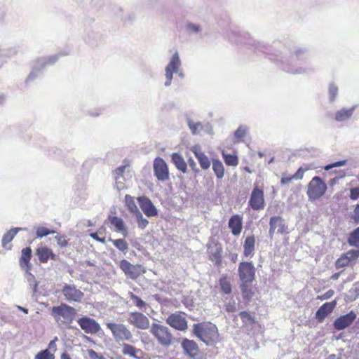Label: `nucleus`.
Returning a JSON list of instances; mask_svg holds the SVG:
<instances>
[{
	"mask_svg": "<svg viewBox=\"0 0 359 359\" xmlns=\"http://www.w3.org/2000/svg\"><path fill=\"white\" fill-rule=\"evenodd\" d=\"M293 180L294 179L292 178V176H290V177L283 176L281 180H280V184L282 185L287 184L290 182H291V181Z\"/></svg>",
	"mask_w": 359,
	"mask_h": 359,
	"instance_id": "774afa93",
	"label": "nucleus"
},
{
	"mask_svg": "<svg viewBox=\"0 0 359 359\" xmlns=\"http://www.w3.org/2000/svg\"><path fill=\"white\" fill-rule=\"evenodd\" d=\"M88 355L91 359H99L101 355L93 349L88 350Z\"/></svg>",
	"mask_w": 359,
	"mask_h": 359,
	"instance_id": "338daca9",
	"label": "nucleus"
},
{
	"mask_svg": "<svg viewBox=\"0 0 359 359\" xmlns=\"http://www.w3.org/2000/svg\"><path fill=\"white\" fill-rule=\"evenodd\" d=\"M248 128L245 126H240L234 133V137L237 142H240L243 137L246 135Z\"/></svg>",
	"mask_w": 359,
	"mask_h": 359,
	"instance_id": "37998d69",
	"label": "nucleus"
},
{
	"mask_svg": "<svg viewBox=\"0 0 359 359\" xmlns=\"http://www.w3.org/2000/svg\"><path fill=\"white\" fill-rule=\"evenodd\" d=\"M327 189L326 183L319 176L313 177L309 182L306 191L309 201H314L321 198Z\"/></svg>",
	"mask_w": 359,
	"mask_h": 359,
	"instance_id": "423d86ee",
	"label": "nucleus"
},
{
	"mask_svg": "<svg viewBox=\"0 0 359 359\" xmlns=\"http://www.w3.org/2000/svg\"><path fill=\"white\" fill-rule=\"evenodd\" d=\"M212 170L218 179H222L224 175V168L222 163L217 159L212 161Z\"/></svg>",
	"mask_w": 359,
	"mask_h": 359,
	"instance_id": "f704fd0d",
	"label": "nucleus"
},
{
	"mask_svg": "<svg viewBox=\"0 0 359 359\" xmlns=\"http://www.w3.org/2000/svg\"><path fill=\"white\" fill-rule=\"evenodd\" d=\"M181 345L184 353L189 357L195 358L198 355V346L194 340L184 338L182 339Z\"/></svg>",
	"mask_w": 359,
	"mask_h": 359,
	"instance_id": "5701e85b",
	"label": "nucleus"
},
{
	"mask_svg": "<svg viewBox=\"0 0 359 359\" xmlns=\"http://www.w3.org/2000/svg\"><path fill=\"white\" fill-rule=\"evenodd\" d=\"M50 314L55 321H61L64 324L69 325L73 322L76 315V310L74 307L62 303L59 306H53Z\"/></svg>",
	"mask_w": 359,
	"mask_h": 359,
	"instance_id": "39448f33",
	"label": "nucleus"
},
{
	"mask_svg": "<svg viewBox=\"0 0 359 359\" xmlns=\"http://www.w3.org/2000/svg\"><path fill=\"white\" fill-rule=\"evenodd\" d=\"M225 309L227 312H235L237 310L236 301L233 299H229L225 304Z\"/></svg>",
	"mask_w": 359,
	"mask_h": 359,
	"instance_id": "864d4df0",
	"label": "nucleus"
},
{
	"mask_svg": "<svg viewBox=\"0 0 359 359\" xmlns=\"http://www.w3.org/2000/svg\"><path fill=\"white\" fill-rule=\"evenodd\" d=\"M109 220L115 227V231L121 233L124 237L128 236V229L123 219L116 216H110Z\"/></svg>",
	"mask_w": 359,
	"mask_h": 359,
	"instance_id": "b1692460",
	"label": "nucleus"
},
{
	"mask_svg": "<svg viewBox=\"0 0 359 359\" xmlns=\"http://www.w3.org/2000/svg\"><path fill=\"white\" fill-rule=\"evenodd\" d=\"M222 156L224 162L226 165L231 166H236L238 164V160L236 156L231 154H226L224 152H222Z\"/></svg>",
	"mask_w": 359,
	"mask_h": 359,
	"instance_id": "79ce46f5",
	"label": "nucleus"
},
{
	"mask_svg": "<svg viewBox=\"0 0 359 359\" xmlns=\"http://www.w3.org/2000/svg\"><path fill=\"white\" fill-rule=\"evenodd\" d=\"M196 158L200 163L201 167L203 169L206 170L209 168V167L210 166V162L207 156L205 155L204 153L196 154Z\"/></svg>",
	"mask_w": 359,
	"mask_h": 359,
	"instance_id": "ea45409f",
	"label": "nucleus"
},
{
	"mask_svg": "<svg viewBox=\"0 0 359 359\" xmlns=\"http://www.w3.org/2000/svg\"><path fill=\"white\" fill-rule=\"evenodd\" d=\"M346 257H347L348 259L351 262L352 260H355L359 257V250H348L346 253L344 254Z\"/></svg>",
	"mask_w": 359,
	"mask_h": 359,
	"instance_id": "6e6d98bb",
	"label": "nucleus"
},
{
	"mask_svg": "<svg viewBox=\"0 0 359 359\" xmlns=\"http://www.w3.org/2000/svg\"><path fill=\"white\" fill-rule=\"evenodd\" d=\"M219 285L222 291L225 294H231V285L229 280H226V278H222L219 280Z\"/></svg>",
	"mask_w": 359,
	"mask_h": 359,
	"instance_id": "c03bdc74",
	"label": "nucleus"
},
{
	"mask_svg": "<svg viewBox=\"0 0 359 359\" xmlns=\"http://www.w3.org/2000/svg\"><path fill=\"white\" fill-rule=\"evenodd\" d=\"M348 243L351 246L359 248V226L350 233L348 238Z\"/></svg>",
	"mask_w": 359,
	"mask_h": 359,
	"instance_id": "e433bc0d",
	"label": "nucleus"
},
{
	"mask_svg": "<svg viewBox=\"0 0 359 359\" xmlns=\"http://www.w3.org/2000/svg\"><path fill=\"white\" fill-rule=\"evenodd\" d=\"M122 353L125 355H129L135 359H140L141 356L138 355L137 353H142V351L140 349L136 348L135 346L128 344H123Z\"/></svg>",
	"mask_w": 359,
	"mask_h": 359,
	"instance_id": "2f4dec72",
	"label": "nucleus"
},
{
	"mask_svg": "<svg viewBox=\"0 0 359 359\" xmlns=\"http://www.w3.org/2000/svg\"><path fill=\"white\" fill-rule=\"evenodd\" d=\"M346 162H347L346 160H341V161H339L328 164L324 167V170H330V169H332L333 168L344 166L346 165Z\"/></svg>",
	"mask_w": 359,
	"mask_h": 359,
	"instance_id": "5fc2aeb1",
	"label": "nucleus"
},
{
	"mask_svg": "<svg viewBox=\"0 0 359 359\" xmlns=\"http://www.w3.org/2000/svg\"><path fill=\"white\" fill-rule=\"evenodd\" d=\"M125 203L126 205L127 206L128 210L132 213H135V212L139 210V208H137L134 198L131 196L130 195L126 194L125 196Z\"/></svg>",
	"mask_w": 359,
	"mask_h": 359,
	"instance_id": "4c0bfd02",
	"label": "nucleus"
},
{
	"mask_svg": "<svg viewBox=\"0 0 359 359\" xmlns=\"http://www.w3.org/2000/svg\"><path fill=\"white\" fill-rule=\"evenodd\" d=\"M55 233V231H50L48 229L43 226L39 227L36 231V235L37 238H43L47 236L48 235L53 234Z\"/></svg>",
	"mask_w": 359,
	"mask_h": 359,
	"instance_id": "a18cd8bd",
	"label": "nucleus"
},
{
	"mask_svg": "<svg viewBox=\"0 0 359 359\" xmlns=\"http://www.w3.org/2000/svg\"><path fill=\"white\" fill-rule=\"evenodd\" d=\"M338 93V88L334 84H330L329 86V98L330 102L335 100Z\"/></svg>",
	"mask_w": 359,
	"mask_h": 359,
	"instance_id": "603ef678",
	"label": "nucleus"
},
{
	"mask_svg": "<svg viewBox=\"0 0 359 359\" xmlns=\"http://www.w3.org/2000/svg\"><path fill=\"white\" fill-rule=\"evenodd\" d=\"M356 318V314L351 311L349 313L337 318L333 323L334 329L342 330L350 326Z\"/></svg>",
	"mask_w": 359,
	"mask_h": 359,
	"instance_id": "aec40b11",
	"label": "nucleus"
},
{
	"mask_svg": "<svg viewBox=\"0 0 359 359\" xmlns=\"http://www.w3.org/2000/svg\"><path fill=\"white\" fill-rule=\"evenodd\" d=\"M36 255L41 263H46L49 259H55V255L47 247H39L36 250Z\"/></svg>",
	"mask_w": 359,
	"mask_h": 359,
	"instance_id": "a878e982",
	"label": "nucleus"
},
{
	"mask_svg": "<svg viewBox=\"0 0 359 359\" xmlns=\"http://www.w3.org/2000/svg\"><path fill=\"white\" fill-rule=\"evenodd\" d=\"M240 289L243 298L250 301L254 296L252 283L255 278V267L252 262H241L238 268Z\"/></svg>",
	"mask_w": 359,
	"mask_h": 359,
	"instance_id": "f03ea898",
	"label": "nucleus"
},
{
	"mask_svg": "<svg viewBox=\"0 0 359 359\" xmlns=\"http://www.w3.org/2000/svg\"><path fill=\"white\" fill-rule=\"evenodd\" d=\"M109 241L113 243V245L120 251L126 253L128 250V244L127 242L122 238L119 239H109Z\"/></svg>",
	"mask_w": 359,
	"mask_h": 359,
	"instance_id": "58836bf2",
	"label": "nucleus"
},
{
	"mask_svg": "<svg viewBox=\"0 0 359 359\" xmlns=\"http://www.w3.org/2000/svg\"><path fill=\"white\" fill-rule=\"evenodd\" d=\"M229 226L234 236H238L242 230V219L238 215L232 216L229 221Z\"/></svg>",
	"mask_w": 359,
	"mask_h": 359,
	"instance_id": "c85d7f7f",
	"label": "nucleus"
},
{
	"mask_svg": "<svg viewBox=\"0 0 359 359\" xmlns=\"http://www.w3.org/2000/svg\"><path fill=\"white\" fill-rule=\"evenodd\" d=\"M351 218L353 220L355 224H359V204H357L351 213Z\"/></svg>",
	"mask_w": 359,
	"mask_h": 359,
	"instance_id": "4d7b16f0",
	"label": "nucleus"
},
{
	"mask_svg": "<svg viewBox=\"0 0 359 359\" xmlns=\"http://www.w3.org/2000/svg\"><path fill=\"white\" fill-rule=\"evenodd\" d=\"M175 74V72L169 70L168 69L165 68V81L164 83V86L165 87H169L171 86L172 81L173 79V74Z\"/></svg>",
	"mask_w": 359,
	"mask_h": 359,
	"instance_id": "09e8293b",
	"label": "nucleus"
},
{
	"mask_svg": "<svg viewBox=\"0 0 359 359\" xmlns=\"http://www.w3.org/2000/svg\"><path fill=\"white\" fill-rule=\"evenodd\" d=\"M30 269H25V276L29 285L32 289L33 292L35 293L37 291L38 282L36 280L34 276L29 272Z\"/></svg>",
	"mask_w": 359,
	"mask_h": 359,
	"instance_id": "c9c22d12",
	"label": "nucleus"
},
{
	"mask_svg": "<svg viewBox=\"0 0 359 359\" xmlns=\"http://www.w3.org/2000/svg\"><path fill=\"white\" fill-rule=\"evenodd\" d=\"M185 31L189 35L198 36L203 31V27L200 24L189 22L185 25Z\"/></svg>",
	"mask_w": 359,
	"mask_h": 359,
	"instance_id": "473e14b6",
	"label": "nucleus"
},
{
	"mask_svg": "<svg viewBox=\"0 0 359 359\" xmlns=\"http://www.w3.org/2000/svg\"><path fill=\"white\" fill-rule=\"evenodd\" d=\"M336 305L337 301L333 300L330 302H326L320 306L316 313V318L318 320V321H323L326 316L333 311Z\"/></svg>",
	"mask_w": 359,
	"mask_h": 359,
	"instance_id": "4be33fe9",
	"label": "nucleus"
},
{
	"mask_svg": "<svg viewBox=\"0 0 359 359\" xmlns=\"http://www.w3.org/2000/svg\"><path fill=\"white\" fill-rule=\"evenodd\" d=\"M154 172L158 180L165 182L169 179L168 167L165 161L156 157L154 161Z\"/></svg>",
	"mask_w": 359,
	"mask_h": 359,
	"instance_id": "f3484780",
	"label": "nucleus"
},
{
	"mask_svg": "<svg viewBox=\"0 0 359 359\" xmlns=\"http://www.w3.org/2000/svg\"><path fill=\"white\" fill-rule=\"evenodd\" d=\"M334 290H329L327 292H325L324 294H323L321 296H318V299L320 300H325L331 298L334 295Z\"/></svg>",
	"mask_w": 359,
	"mask_h": 359,
	"instance_id": "680f3d73",
	"label": "nucleus"
},
{
	"mask_svg": "<svg viewBox=\"0 0 359 359\" xmlns=\"http://www.w3.org/2000/svg\"><path fill=\"white\" fill-rule=\"evenodd\" d=\"M255 238L253 236H248L243 245V255L248 257L255 250Z\"/></svg>",
	"mask_w": 359,
	"mask_h": 359,
	"instance_id": "72a5a7b5",
	"label": "nucleus"
},
{
	"mask_svg": "<svg viewBox=\"0 0 359 359\" xmlns=\"http://www.w3.org/2000/svg\"><path fill=\"white\" fill-rule=\"evenodd\" d=\"M171 161L179 170L183 173L187 172V164L182 155L179 153H173L171 155Z\"/></svg>",
	"mask_w": 359,
	"mask_h": 359,
	"instance_id": "7c9ffc66",
	"label": "nucleus"
},
{
	"mask_svg": "<svg viewBox=\"0 0 359 359\" xmlns=\"http://www.w3.org/2000/svg\"><path fill=\"white\" fill-rule=\"evenodd\" d=\"M308 49L297 47L293 49L286 46L276 48L268 53L269 59L283 72L292 75H309L316 72L313 65L305 60Z\"/></svg>",
	"mask_w": 359,
	"mask_h": 359,
	"instance_id": "f257e3e1",
	"label": "nucleus"
},
{
	"mask_svg": "<svg viewBox=\"0 0 359 359\" xmlns=\"http://www.w3.org/2000/svg\"><path fill=\"white\" fill-rule=\"evenodd\" d=\"M130 297L133 300L135 306L138 307L140 309H142L143 307L146 306V303L143 300H142L138 296L133 294V292L130 293Z\"/></svg>",
	"mask_w": 359,
	"mask_h": 359,
	"instance_id": "de8ad7c7",
	"label": "nucleus"
},
{
	"mask_svg": "<svg viewBox=\"0 0 359 359\" xmlns=\"http://www.w3.org/2000/svg\"><path fill=\"white\" fill-rule=\"evenodd\" d=\"M226 36L232 43H246L251 48L254 50H259L262 51L264 48L259 42L256 41L253 39H248L247 41H245L243 38L245 36H241V32L237 29H231L225 33Z\"/></svg>",
	"mask_w": 359,
	"mask_h": 359,
	"instance_id": "1a4fd4ad",
	"label": "nucleus"
},
{
	"mask_svg": "<svg viewBox=\"0 0 359 359\" xmlns=\"http://www.w3.org/2000/svg\"><path fill=\"white\" fill-rule=\"evenodd\" d=\"M356 106H353L349 109L342 108L337 111L334 119L337 122H343L349 120L353 116Z\"/></svg>",
	"mask_w": 359,
	"mask_h": 359,
	"instance_id": "bb28decb",
	"label": "nucleus"
},
{
	"mask_svg": "<svg viewBox=\"0 0 359 359\" xmlns=\"http://www.w3.org/2000/svg\"><path fill=\"white\" fill-rule=\"evenodd\" d=\"M310 169L311 165L307 164L303 165L298 168V170L293 175H292V178H293L295 180H302L304 177V172Z\"/></svg>",
	"mask_w": 359,
	"mask_h": 359,
	"instance_id": "a19ab883",
	"label": "nucleus"
},
{
	"mask_svg": "<svg viewBox=\"0 0 359 359\" xmlns=\"http://www.w3.org/2000/svg\"><path fill=\"white\" fill-rule=\"evenodd\" d=\"M129 324L140 330H147L150 327L149 318L140 312H130L127 319Z\"/></svg>",
	"mask_w": 359,
	"mask_h": 359,
	"instance_id": "4468645a",
	"label": "nucleus"
},
{
	"mask_svg": "<svg viewBox=\"0 0 359 359\" xmlns=\"http://www.w3.org/2000/svg\"><path fill=\"white\" fill-rule=\"evenodd\" d=\"M350 261L348 259L347 257H346L344 255H342L336 262V267L337 269L344 267L346 266H348Z\"/></svg>",
	"mask_w": 359,
	"mask_h": 359,
	"instance_id": "3c124183",
	"label": "nucleus"
},
{
	"mask_svg": "<svg viewBox=\"0 0 359 359\" xmlns=\"http://www.w3.org/2000/svg\"><path fill=\"white\" fill-rule=\"evenodd\" d=\"M19 51L18 47L14 46L7 49H3V57H9L15 55Z\"/></svg>",
	"mask_w": 359,
	"mask_h": 359,
	"instance_id": "8fccbe9b",
	"label": "nucleus"
},
{
	"mask_svg": "<svg viewBox=\"0 0 359 359\" xmlns=\"http://www.w3.org/2000/svg\"><path fill=\"white\" fill-rule=\"evenodd\" d=\"M208 252L210 259L214 262L217 266L222 264V248L220 244L214 243L208 245Z\"/></svg>",
	"mask_w": 359,
	"mask_h": 359,
	"instance_id": "412c9836",
	"label": "nucleus"
},
{
	"mask_svg": "<svg viewBox=\"0 0 359 359\" xmlns=\"http://www.w3.org/2000/svg\"><path fill=\"white\" fill-rule=\"evenodd\" d=\"M119 267L126 276L133 280L137 278L141 274L146 272L142 265H133L126 259H123L120 262Z\"/></svg>",
	"mask_w": 359,
	"mask_h": 359,
	"instance_id": "9b49d317",
	"label": "nucleus"
},
{
	"mask_svg": "<svg viewBox=\"0 0 359 359\" xmlns=\"http://www.w3.org/2000/svg\"><path fill=\"white\" fill-rule=\"evenodd\" d=\"M34 359H55L53 353H50L48 349H45L39 351L36 355Z\"/></svg>",
	"mask_w": 359,
	"mask_h": 359,
	"instance_id": "49530a36",
	"label": "nucleus"
},
{
	"mask_svg": "<svg viewBox=\"0 0 359 359\" xmlns=\"http://www.w3.org/2000/svg\"><path fill=\"white\" fill-rule=\"evenodd\" d=\"M239 316L244 323H252L254 321L252 316L247 311H241Z\"/></svg>",
	"mask_w": 359,
	"mask_h": 359,
	"instance_id": "13d9d810",
	"label": "nucleus"
},
{
	"mask_svg": "<svg viewBox=\"0 0 359 359\" xmlns=\"http://www.w3.org/2000/svg\"><path fill=\"white\" fill-rule=\"evenodd\" d=\"M149 224V221L147 218H143L142 219H140V221H138L137 222V226L139 229L143 230L144 229L147 225Z\"/></svg>",
	"mask_w": 359,
	"mask_h": 359,
	"instance_id": "e2e57ef3",
	"label": "nucleus"
},
{
	"mask_svg": "<svg viewBox=\"0 0 359 359\" xmlns=\"http://www.w3.org/2000/svg\"><path fill=\"white\" fill-rule=\"evenodd\" d=\"M32 258V249L27 247L22 250V254L20 259V266L25 269H31L30 259Z\"/></svg>",
	"mask_w": 359,
	"mask_h": 359,
	"instance_id": "cd10ccee",
	"label": "nucleus"
},
{
	"mask_svg": "<svg viewBox=\"0 0 359 359\" xmlns=\"http://www.w3.org/2000/svg\"><path fill=\"white\" fill-rule=\"evenodd\" d=\"M248 205L255 211L263 210L265 207L264 191L255 186L250 194Z\"/></svg>",
	"mask_w": 359,
	"mask_h": 359,
	"instance_id": "f8f14e48",
	"label": "nucleus"
},
{
	"mask_svg": "<svg viewBox=\"0 0 359 359\" xmlns=\"http://www.w3.org/2000/svg\"><path fill=\"white\" fill-rule=\"evenodd\" d=\"M106 326L111 332L116 342L132 341L133 334L126 325L109 322L106 323Z\"/></svg>",
	"mask_w": 359,
	"mask_h": 359,
	"instance_id": "0eeeda50",
	"label": "nucleus"
},
{
	"mask_svg": "<svg viewBox=\"0 0 359 359\" xmlns=\"http://www.w3.org/2000/svg\"><path fill=\"white\" fill-rule=\"evenodd\" d=\"M60 54H55L48 57H43L37 59L34 65L32 70L28 75L26 83L34 81L41 73V69L48 65H53L59 58Z\"/></svg>",
	"mask_w": 359,
	"mask_h": 359,
	"instance_id": "6e6552de",
	"label": "nucleus"
},
{
	"mask_svg": "<svg viewBox=\"0 0 359 359\" xmlns=\"http://www.w3.org/2000/svg\"><path fill=\"white\" fill-rule=\"evenodd\" d=\"M181 66L182 61L180 57V53L178 50H175L174 53L170 57L169 62L168 63L165 68L167 69H168L169 70H171L172 72H175V73H179Z\"/></svg>",
	"mask_w": 359,
	"mask_h": 359,
	"instance_id": "393cba45",
	"label": "nucleus"
},
{
	"mask_svg": "<svg viewBox=\"0 0 359 359\" xmlns=\"http://www.w3.org/2000/svg\"><path fill=\"white\" fill-rule=\"evenodd\" d=\"M193 333L208 346H212L218 338L217 327L211 323L194 324Z\"/></svg>",
	"mask_w": 359,
	"mask_h": 359,
	"instance_id": "7ed1b4c3",
	"label": "nucleus"
},
{
	"mask_svg": "<svg viewBox=\"0 0 359 359\" xmlns=\"http://www.w3.org/2000/svg\"><path fill=\"white\" fill-rule=\"evenodd\" d=\"M149 332L157 343L165 348L174 345L177 341L168 327L158 323H152Z\"/></svg>",
	"mask_w": 359,
	"mask_h": 359,
	"instance_id": "20e7f679",
	"label": "nucleus"
},
{
	"mask_svg": "<svg viewBox=\"0 0 359 359\" xmlns=\"http://www.w3.org/2000/svg\"><path fill=\"white\" fill-rule=\"evenodd\" d=\"M26 230L25 228L15 227L12 228L4 234L1 240V245L4 248L11 249V247L7 248V245L12 241L15 236L20 231Z\"/></svg>",
	"mask_w": 359,
	"mask_h": 359,
	"instance_id": "c756f323",
	"label": "nucleus"
},
{
	"mask_svg": "<svg viewBox=\"0 0 359 359\" xmlns=\"http://www.w3.org/2000/svg\"><path fill=\"white\" fill-rule=\"evenodd\" d=\"M55 239L57 240L58 245L61 248H65L68 245V242L64 236H56Z\"/></svg>",
	"mask_w": 359,
	"mask_h": 359,
	"instance_id": "bf43d9fd",
	"label": "nucleus"
},
{
	"mask_svg": "<svg viewBox=\"0 0 359 359\" xmlns=\"http://www.w3.org/2000/svg\"><path fill=\"white\" fill-rule=\"evenodd\" d=\"M81 329L86 334H96L100 330V324L93 318L88 316H83L77 320Z\"/></svg>",
	"mask_w": 359,
	"mask_h": 359,
	"instance_id": "dca6fc26",
	"label": "nucleus"
},
{
	"mask_svg": "<svg viewBox=\"0 0 359 359\" xmlns=\"http://www.w3.org/2000/svg\"><path fill=\"white\" fill-rule=\"evenodd\" d=\"M142 212L148 217H155L158 215V210L152 201L147 196H139L137 198Z\"/></svg>",
	"mask_w": 359,
	"mask_h": 359,
	"instance_id": "6ab92c4d",
	"label": "nucleus"
},
{
	"mask_svg": "<svg viewBox=\"0 0 359 359\" xmlns=\"http://www.w3.org/2000/svg\"><path fill=\"white\" fill-rule=\"evenodd\" d=\"M186 122L192 135H197L201 132L206 134H213L212 125L209 122H195L190 117L186 118Z\"/></svg>",
	"mask_w": 359,
	"mask_h": 359,
	"instance_id": "2eb2a0df",
	"label": "nucleus"
},
{
	"mask_svg": "<svg viewBox=\"0 0 359 359\" xmlns=\"http://www.w3.org/2000/svg\"><path fill=\"white\" fill-rule=\"evenodd\" d=\"M166 323L176 330L184 332L188 328V322L184 313H174L165 319Z\"/></svg>",
	"mask_w": 359,
	"mask_h": 359,
	"instance_id": "ddd939ff",
	"label": "nucleus"
},
{
	"mask_svg": "<svg viewBox=\"0 0 359 359\" xmlns=\"http://www.w3.org/2000/svg\"><path fill=\"white\" fill-rule=\"evenodd\" d=\"M57 341V337H55L53 340H51L48 344V349L55 352L57 350L56 341Z\"/></svg>",
	"mask_w": 359,
	"mask_h": 359,
	"instance_id": "0e129e2a",
	"label": "nucleus"
},
{
	"mask_svg": "<svg viewBox=\"0 0 359 359\" xmlns=\"http://www.w3.org/2000/svg\"><path fill=\"white\" fill-rule=\"evenodd\" d=\"M359 198V187L352 188L350 190V198L355 201Z\"/></svg>",
	"mask_w": 359,
	"mask_h": 359,
	"instance_id": "052dcab7",
	"label": "nucleus"
},
{
	"mask_svg": "<svg viewBox=\"0 0 359 359\" xmlns=\"http://www.w3.org/2000/svg\"><path fill=\"white\" fill-rule=\"evenodd\" d=\"M62 292L68 302H81L84 296L83 293L74 285L65 284Z\"/></svg>",
	"mask_w": 359,
	"mask_h": 359,
	"instance_id": "a211bd4d",
	"label": "nucleus"
},
{
	"mask_svg": "<svg viewBox=\"0 0 359 359\" xmlns=\"http://www.w3.org/2000/svg\"><path fill=\"white\" fill-rule=\"evenodd\" d=\"M189 165L196 172L198 173L199 170L196 168V163L192 158H189L188 161Z\"/></svg>",
	"mask_w": 359,
	"mask_h": 359,
	"instance_id": "69168bd1",
	"label": "nucleus"
},
{
	"mask_svg": "<svg viewBox=\"0 0 359 359\" xmlns=\"http://www.w3.org/2000/svg\"><path fill=\"white\" fill-rule=\"evenodd\" d=\"M289 232L288 226L284 218L280 216H272L270 218L269 235L271 238H273L275 233L284 235Z\"/></svg>",
	"mask_w": 359,
	"mask_h": 359,
	"instance_id": "9d476101",
	"label": "nucleus"
}]
</instances>
